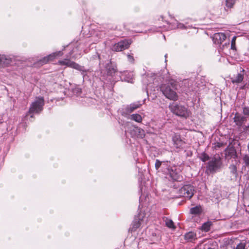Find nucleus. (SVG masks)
<instances>
[{
    "instance_id": "nucleus-27",
    "label": "nucleus",
    "mask_w": 249,
    "mask_h": 249,
    "mask_svg": "<svg viewBox=\"0 0 249 249\" xmlns=\"http://www.w3.org/2000/svg\"><path fill=\"white\" fill-rule=\"evenodd\" d=\"M130 118L131 120H133L138 123H140L142 121V117L141 115H140V114H132L130 116Z\"/></svg>"
},
{
    "instance_id": "nucleus-23",
    "label": "nucleus",
    "mask_w": 249,
    "mask_h": 249,
    "mask_svg": "<svg viewBox=\"0 0 249 249\" xmlns=\"http://www.w3.org/2000/svg\"><path fill=\"white\" fill-rule=\"evenodd\" d=\"M101 57L97 53H96L90 58V61H93L96 64H99V65L101 64Z\"/></svg>"
},
{
    "instance_id": "nucleus-22",
    "label": "nucleus",
    "mask_w": 249,
    "mask_h": 249,
    "mask_svg": "<svg viewBox=\"0 0 249 249\" xmlns=\"http://www.w3.org/2000/svg\"><path fill=\"white\" fill-rule=\"evenodd\" d=\"M75 43L76 44L78 45V48L79 49H81L82 48L86 49V53L88 52V48L89 45L91 44V43H87L86 42H76Z\"/></svg>"
},
{
    "instance_id": "nucleus-45",
    "label": "nucleus",
    "mask_w": 249,
    "mask_h": 249,
    "mask_svg": "<svg viewBox=\"0 0 249 249\" xmlns=\"http://www.w3.org/2000/svg\"><path fill=\"white\" fill-rule=\"evenodd\" d=\"M243 109H248V108L246 107H244Z\"/></svg>"
},
{
    "instance_id": "nucleus-1",
    "label": "nucleus",
    "mask_w": 249,
    "mask_h": 249,
    "mask_svg": "<svg viewBox=\"0 0 249 249\" xmlns=\"http://www.w3.org/2000/svg\"><path fill=\"white\" fill-rule=\"evenodd\" d=\"M177 82L173 80L167 84H162L160 87L163 94L168 99L176 101L178 98L176 90H177Z\"/></svg>"
},
{
    "instance_id": "nucleus-11",
    "label": "nucleus",
    "mask_w": 249,
    "mask_h": 249,
    "mask_svg": "<svg viewBox=\"0 0 249 249\" xmlns=\"http://www.w3.org/2000/svg\"><path fill=\"white\" fill-rule=\"evenodd\" d=\"M105 68L108 75L112 76L117 72L116 67L108 61L106 64Z\"/></svg>"
},
{
    "instance_id": "nucleus-31",
    "label": "nucleus",
    "mask_w": 249,
    "mask_h": 249,
    "mask_svg": "<svg viewBox=\"0 0 249 249\" xmlns=\"http://www.w3.org/2000/svg\"><path fill=\"white\" fill-rule=\"evenodd\" d=\"M175 22H176L175 24H176V27H171L172 29L179 28V29H183L185 28V25L183 23H180L177 20H176Z\"/></svg>"
},
{
    "instance_id": "nucleus-15",
    "label": "nucleus",
    "mask_w": 249,
    "mask_h": 249,
    "mask_svg": "<svg viewBox=\"0 0 249 249\" xmlns=\"http://www.w3.org/2000/svg\"><path fill=\"white\" fill-rule=\"evenodd\" d=\"M192 84L191 80L189 79H184L181 83V87H182V90L185 92H189L193 90V89L190 87V84Z\"/></svg>"
},
{
    "instance_id": "nucleus-46",
    "label": "nucleus",
    "mask_w": 249,
    "mask_h": 249,
    "mask_svg": "<svg viewBox=\"0 0 249 249\" xmlns=\"http://www.w3.org/2000/svg\"><path fill=\"white\" fill-rule=\"evenodd\" d=\"M208 249H213L210 248H208Z\"/></svg>"
},
{
    "instance_id": "nucleus-4",
    "label": "nucleus",
    "mask_w": 249,
    "mask_h": 249,
    "mask_svg": "<svg viewBox=\"0 0 249 249\" xmlns=\"http://www.w3.org/2000/svg\"><path fill=\"white\" fill-rule=\"evenodd\" d=\"M70 49H71L67 57H71L72 58L76 59L80 57L82 53L84 52L86 53V49L82 48L79 49L78 48V45L76 44L75 43H73L70 44L68 46Z\"/></svg>"
},
{
    "instance_id": "nucleus-8",
    "label": "nucleus",
    "mask_w": 249,
    "mask_h": 249,
    "mask_svg": "<svg viewBox=\"0 0 249 249\" xmlns=\"http://www.w3.org/2000/svg\"><path fill=\"white\" fill-rule=\"evenodd\" d=\"M13 57L11 55L0 54V67H7L12 62Z\"/></svg>"
},
{
    "instance_id": "nucleus-12",
    "label": "nucleus",
    "mask_w": 249,
    "mask_h": 249,
    "mask_svg": "<svg viewBox=\"0 0 249 249\" xmlns=\"http://www.w3.org/2000/svg\"><path fill=\"white\" fill-rule=\"evenodd\" d=\"M134 74L133 72L124 71L122 73L121 78L122 80H124L127 82L133 83Z\"/></svg>"
},
{
    "instance_id": "nucleus-25",
    "label": "nucleus",
    "mask_w": 249,
    "mask_h": 249,
    "mask_svg": "<svg viewBox=\"0 0 249 249\" xmlns=\"http://www.w3.org/2000/svg\"><path fill=\"white\" fill-rule=\"evenodd\" d=\"M71 91L72 93L76 96H81L82 93V89L78 86H75L74 88H72L71 89Z\"/></svg>"
},
{
    "instance_id": "nucleus-32",
    "label": "nucleus",
    "mask_w": 249,
    "mask_h": 249,
    "mask_svg": "<svg viewBox=\"0 0 249 249\" xmlns=\"http://www.w3.org/2000/svg\"><path fill=\"white\" fill-rule=\"evenodd\" d=\"M237 37L236 36H234L231 41V48L232 50L235 49V41Z\"/></svg>"
},
{
    "instance_id": "nucleus-39",
    "label": "nucleus",
    "mask_w": 249,
    "mask_h": 249,
    "mask_svg": "<svg viewBox=\"0 0 249 249\" xmlns=\"http://www.w3.org/2000/svg\"><path fill=\"white\" fill-rule=\"evenodd\" d=\"M243 113L245 115L249 116V110H243Z\"/></svg>"
},
{
    "instance_id": "nucleus-29",
    "label": "nucleus",
    "mask_w": 249,
    "mask_h": 249,
    "mask_svg": "<svg viewBox=\"0 0 249 249\" xmlns=\"http://www.w3.org/2000/svg\"><path fill=\"white\" fill-rule=\"evenodd\" d=\"M132 226L131 228L132 231H135L138 229L141 225V223L139 220H135L132 223Z\"/></svg>"
},
{
    "instance_id": "nucleus-40",
    "label": "nucleus",
    "mask_w": 249,
    "mask_h": 249,
    "mask_svg": "<svg viewBox=\"0 0 249 249\" xmlns=\"http://www.w3.org/2000/svg\"><path fill=\"white\" fill-rule=\"evenodd\" d=\"M245 86H246V85H243L241 86V87H240V89H245Z\"/></svg>"
},
{
    "instance_id": "nucleus-19",
    "label": "nucleus",
    "mask_w": 249,
    "mask_h": 249,
    "mask_svg": "<svg viewBox=\"0 0 249 249\" xmlns=\"http://www.w3.org/2000/svg\"><path fill=\"white\" fill-rule=\"evenodd\" d=\"M185 240L192 242L196 239V234L194 232H189L184 235Z\"/></svg>"
},
{
    "instance_id": "nucleus-16",
    "label": "nucleus",
    "mask_w": 249,
    "mask_h": 249,
    "mask_svg": "<svg viewBox=\"0 0 249 249\" xmlns=\"http://www.w3.org/2000/svg\"><path fill=\"white\" fill-rule=\"evenodd\" d=\"M168 173L171 178L175 181H180L181 177L172 168H168Z\"/></svg>"
},
{
    "instance_id": "nucleus-44",
    "label": "nucleus",
    "mask_w": 249,
    "mask_h": 249,
    "mask_svg": "<svg viewBox=\"0 0 249 249\" xmlns=\"http://www.w3.org/2000/svg\"><path fill=\"white\" fill-rule=\"evenodd\" d=\"M101 38V36H100V37L98 38V39H97L96 41H98L99 39V38Z\"/></svg>"
},
{
    "instance_id": "nucleus-10",
    "label": "nucleus",
    "mask_w": 249,
    "mask_h": 249,
    "mask_svg": "<svg viewBox=\"0 0 249 249\" xmlns=\"http://www.w3.org/2000/svg\"><path fill=\"white\" fill-rule=\"evenodd\" d=\"M226 36L223 33H217L213 35V40L215 44H221L226 39Z\"/></svg>"
},
{
    "instance_id": "nucleus-14",
    "label": "nucleus",
    "mask_w": 249,
    "mask_h": 249,
    "mask_svg": "<svg viewBox=\"0 0 249 249\" xmlns=\"http://www.w3.org/2000/svg\"><path fill=\"white\" fill-rule=\"evenodd\" d=\"M244 70H243L240 73H238L231 78V81L233 84H239L243 81L244 79Z\"/></svg>"
},
{
    "instance_id": "nucleus-9",
    "label": "nucleus",
    "mask_w": 249,
    "mask_h": 249,
    "mask_svg": "<svg viewBox=\"0 0 249 249\" xmlns=\"http://www.w3.org/2000/svg\"><path fill=\"white\" fill-rule=\"evenodd\" d=\"M44 105L43 97L39 96L36 97L34 101L31 105L29 109H42Z\"/></svg>"
},
{
    "instance_id": "nucleus-6",
    "label": "nucleus",
    "mask_w": 249,
    "mask_h": 249,
    "mask_svg": "<svg viewBox=\"0 0 249 249\" xmlns=\"http://www.w3.org/2000/svg\"><path fill=\"white\" fill-rule=\"evenodd\" d=\"M131 44V41L128 39H123L120 41L115 43L111 47L113 51L120 52L129 48Z\"/></svg>"
},
{
    "instance_id": "nucleus-42",
    "label": "nucleus",
    "mask_w": 249,
    "mask_h": 249,
    "mask_svg": "<svg viewBox=\"0 0 249 249\" xmlns=\"http://www.w3.org/2000/svg\"><path fill=\"white\" fill-rule=\"evenodd\" d=\"M154 31H155V32H159V31H160V30L159 29H157L156 30H154Z\"/></svg>"
},
{
    "instance_id": "nucleus-21",
    "label": "nucleus",
    "mask_w": 249,
    "mask_h": 249,
    "mask_svg": "<svg viewBox=\"0 0 249 249\" xmlns=\"http://www.w3.org/2000/svg\"><path fill=\"white\" fill-rule=\"evenodd\" d=\"M237 0H225L224 8L226 10L232 8Z\"/></svg>"
},
{
    "instance_id": "nucleus-2",
    "label": "nucleus",
    "mask_w": 249,
    "mask_h": 249,
    "mask_svg": "<svg viewBox=\"0 0 249 249\" xmlns=\"http://www.w3.org/2000/svg\"><path fill=\"white\" fill-rule=\"evenodd\" d=\"M58 63L60 65L66 66V67L74 69L80 71L81 74L83 76V80L87 79L89 77V74H90L91 72L90 69H86L84 66H81L68 59L59 60Z\"/></svg>"
},
{
    "instance_id": "nucleus-7",
    "label": "nucleus",
    "mask_w": 249,
    "mask_h": 249,
    "mask_svg": "<svg viewBox=\"0 0 249 249\" xmlns=\"http://www.w3.org/2000/svg\"><path fill=\"white\" fill-rule=\"evenodd\" d=\"M63 55V53L59 51L50 54L49 55L44 57L42 59L40 60L38 63L41 65L47 63L50 61L53 60L56 56H60Z\"/></svg>"
},
{
    "instance_id": "nucleus-20",
    "label": "nucleus",
    "mask_w": 249,
    "mask_h": 249,
    "mask_svg": "<svg viewBox=\"0 0 249 249\" xmlns=\"http://www.w3.org/2000/svg\"><path fill=\"white\" fill-rule=\"evenodd\" d=\"M202 212V209L201 206L198 205L195 207L191 208L190 210V213L193 214H199Z\"/></svg>"
},
{
    "instance_id": "nucleus-13",
    "label": "nucleus",
    "mask_w": 249,
    "mask_h": 249,
    "mask_svg": "<svg viewBox=\"0 0 249 249\" xmlns=\"http://www.w3.org/2000/svg\"><path fill=\"white\" fill-rule=\"evenodd\" d=\"M171 111L173 114L180 118H186L190 115L188 110H171Z\"/></svg>"
},
{
    "instance_id": "nucleus-34",
    "label": "nucleus",
    "mask_w": 249,
    "mask_h": 249,
    "mask_svg": "<svg viewBox=\"0 0 249 249\" xmlns=\"http://www.w3.org/2000/svg\"><path fill=\"white\" fill-rule=\"evenodd\" d=\"M36 112V113H39V111H38V110H33V109H32V110H29V111L27 114V116H29L30 115V117H33V114Z\"/></svg>"
},
{
    "instance_id": "nucleus-36",
    "label": "nucleus",
    "mask_w": 249,
    "mask_h": 249,
    "mask_svg": "<svg viewBox=\"0 0 249 249\" xmlns=\"http://www.w3.org/2000/svg\"><path fill=\"white\" fill-rule=\"evenodd\" d=\"M245 244L244 243H240L237 245L236 247L233 249H245Z\"/></svg>"
},
{
    "instance_id": "nucleus-38",
    "label": "nucleus",
    "mask_w": 249,
    "mask_h": 249,
    "mask_svg": "<svg viewBox=\"0 0 249 249\" xmlns=\"http://www.w3.org/2000/svg\"><path fill=\"white\" fill-rule=\"evenodd\" d=\"M127 58L128 61L131 63H133L134 62V58L132 55L131 54H127Z\"/></svg>"
},
{
    "instance_id": "nucleus-17",
    "label": "nucleus",
    "mask_w": 249,
    "mask_h": 249,
    "mask_svg": "<svg viewBox=\"0 0 249 249\" xmlns=\"http://www.w3.org/2000/svg\"><path fill=\"white\" fill-rule=\"evenodd\" d=\"M145 99L142 101H139L134 102L129 106H128L127 107L126 109H137L138 108H140L141 107L142 105H143L144 103Z\"/></svg>"
},
{
    "instance_id": "nucleus-33",
    "label": "nucleus",
    "mask_w": 249,
    "mask_h": 249,
    "mask_svg": "<svg viewBox=\"0 0 249 249\" xmlns=\"http://www.w3.org/2000/svg\"><path fill=\"white\" fill-rule=\"evenodd\" d=\"M201 160L205 162L209 159V156L205 153H203L201 155Z\"/></svg>"
},
{
    "instance_id": "nucleus-3",
    "label": "nucleus",
    "mask_w": 249,
    "mask_h": 249,
    "mask_svg": "<svg viewBox=\"0 0 249 249\" xmlns=\"http://www.w3.org/2000/svg\"><path fill=\"white\" fill-rule=\"evenodd\" d=\"M222 165L221 159L219 157L213 158L208 163L206 171L208 174L215 172Z\"/></svg>"
},
{
    "instance_id": "nucleus-24",
    "label": "nucleus",
    "mask_w": 249,
    "mask_h": 249,
    "mask_svg": "<svg viewBox=\"0 0 249 249\" xmlns=\"http://www.w3.org/2000/svg\"><path fill=\"white\" fill-rule=\"evenodd\" d=\"M212 225V222L208 221L203 224V225L201 227V230L202 231L207 232L209 231H210V228Z\"/></svg>"
},
{
    "instance_id": "nucleus-26",
    "label": "nucleus",
    "mask_w": 249,
    "mask_h": 249,
    "mask_svg": "<svg viewBox=\"0 0 249 249\" xmlns=\"http://www.w3.org/2000/svg\"><path fill=\"white\" fill-rule=\"evenodd\" d=\"M231 173L232 175V177L236 178L238 175L237 172V168L235 165L232 164L229 167Z\"/></svg>"
},
{
    "instance_id": "nucleus-5",
    "label": "nucleus",
    "mask_w": 249,
    "mask_h": 249,
    "mask_svg": "<svg viewBox=\"0 0 249 249\" xmlns=\"http://www.w3.org/2000/svg\"><path fill=\"white\" fill-rule=\"evenodd\" d=\"M180 196L190 199L195 192L194 187L191 185H185L179 191Z\"/></svg>"
},
{
    "instance_id": "nucleus-47",
    "label": "nucleus",
    "mask_w": 249,
    "mask_h": 249,
    "mask_svg": "<svg viewBox=\"0 0 249 249\" xmlns=\"http://www.w3.org/2000/svg\"><path fill=\"white\" fill-rule=\"evenodd\" d=\"M248 231H249L248 234L249 235V229L248 230Z\"/></svg>"
},
{
    "instance_id": "nucleus-37",
    "label": "nucleus",
    "mask_w": 249,
    "mask_h": 249,
    "mask_svg": "<svg viewBox=\"0 0 249 249\" xmlns=\"http://www.w3.org/2000/svg\"><path fill=\"white\" fill-rule=\"evenodd\" d=\"M161 162L159 160H156L155 162V168L157 170H158L160 166H161Z\"/></svg>"
},
{
    "instance_id": "nucleus-18",
    "label": "nucleus",
    "mask_w": 249,
    "mask_h": 249,
    "mask_svg": "<svg viewBox=\"0 0 249 249\" xmlns=\"http://www.w3.org/2000/svg\"><path fill=\"white\" fill-rule=\"evenodd\" d=\"M245 117L238 113H236L234 117V122L239 126H241L243 123Z\"/></svg>"
},
{
    "instance_id": "nucleus-30",
    "label": "nucleus",
    "mask_w": 249,
    "mask_h": 249,
    "mask_svg": "<svg viewBox=\"0 0 249 249\" xmlns=\"http://www.w3.org/2000/svg\"><path fill=\"white\" fill-rule=\"evenodd\" d=\"M152 81L153 78L149 77L148 75H145L143 77L142 82L144 84L148 85L150 84V82H152Z\"/></svg>"
},
{
    "instance_id": "nucleus-41",
    "label": "nucleus",
    "mask_w": 249,
    "mask_h": 249,
    "mask_svg": "<svg viewBox=\"0 0 249 249\" xmlns=\"http://www.w3.org/2000/svg\"><path fill=\"white\" fill-rule=\"evenodd\" d=\"M167 56V54H165L164 57H165V62H166V61H167V60H166Z\"/></svg>"
},
{
    "instance_id": "nucleus-28",
    "label": "nucleus",
    "mask_w": 249,
    "mask_h": 249,
    "mask_svg": "<svg viewBox=\"0 0 249 249\" xmlns=\"http://www.w3.org/2000/svg\"><path fill=\"white\" fill-rule=\"evenodd\" d=\"M165 221V225L167 227H168L169 228L175 229L174 222L172 220L169 219L168 218H166Z\"/></svg>"
},
{
    "instance_id": "nucleus-35",
    "label": "nucleus",
    "mask_w": 249,
    "mask_h": 249,
    "mask_svg": "<svg viewBox=\"0 0 249 249\" xmlns=\"http://www.w3.org/2000/svg\"><path fill=\"white\" fill-rule=\"evenodd\" d=\"M243 160L246 165L249 166V155H246L243 157Z\"/></svg>"
},
{
    "instance_id": "nucleus-43",
    "label": "nucleus",
    "mask_w": 249,
    "mask_h": 249,
    "mask_svg": "<svg viewBox=\"0 0 249 249\" xmlns=\"http://www.w3.org/2000/svg\"><path fill=\"white\" fill-rule=\"evenodd\" d=\"M160 18H161V20H163V16H161L160 17Z\"/></svg>"
}]
</instances>
